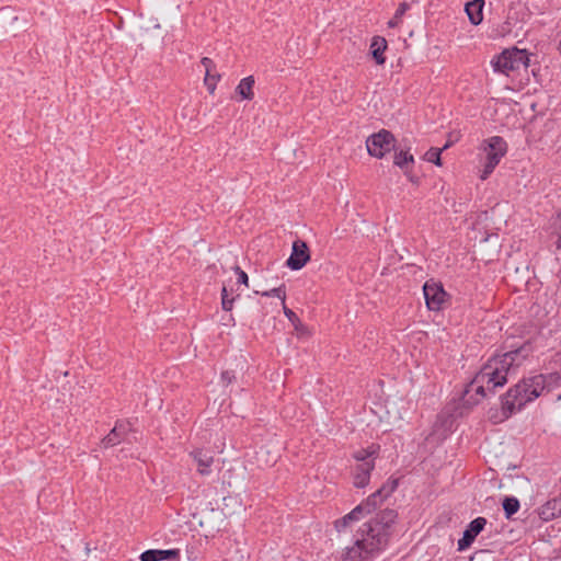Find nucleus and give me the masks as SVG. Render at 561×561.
<instances>
[{"instance_id": "obj_1", "label": "nucleus", "mask_w": 561, "mask_h": 561, "mask_svg": "<svg viewBox=\"0 0 561 561\" xmlns=\"http://www.w3.org/2000/svg\"><path fill=\"white\" fill-rule=\"evenodd\" d=\"M524 352L525 347H520L490 359L467 386L462 398L463 403L478 404L488 397L489 392L503 387L507 382L508 375L514 373L526 358L527 355Z\"/></svg>"}, {"instance_id": "obj_2", "label": "nucleus", "mask_w": 561, "mask_h": 561, "mask_svg": "<svg viewBox=\"0 0 561 561\" xmlns=\"http://www.w3.org/2000/svg\"><path fill=\"white\" fill-rule=\"evenodd\" d=\"M397 517V512L389 508L378 513L375 518L365 524L362 539H357L354 546L347 548L343 561H364L375 552L383 550Z\"/></svg>"}, {"instance_id": "obj_3", "label": "nucleus", "mask_w": 561, "mask_h": 561, "mask_svg": "<svg viewBox=\"0 0 561 561\" xmlns=\"http://www.w3.org/2000/svg\"><path fill=\"white\" fill-rule=\"evenodd\" d=\"M552 375H537L528 379H523L511 388L502 399L503 410L513 413L520 410L526 403L538 398L546 389L549 390Z\"/></svg>"}, {"instance_id": "obj_4", "label": "nucleus", "mask_w": 561, "mask_h": 561, "mask_svg": "<svg viewBox=\"0 0 561 561\" xmlns=\"http://www.w3.org/2000/svg\"><path fill=\"white\" fill-rule=\"evenodd\" d=\"M378 449V446L373 445L354 454V459L357 462L353 470V484L355 488L362 489L368 484L370 472L375 468L374 459Z\"/></svg>"}, {"instance_id": "obj_5", "label": "nucleus", "mask_w": 561, "mask_h": 561, "mask_svg": "<svg viewBox=\"0 0 561 561\" xmlns=\"http://www.w3.org/2000/svg\"><path fill=\"white\" fill-rule=\"evenodd\" d=\"M480 150L485 154V163L480 178L485 180L505 156L507 145L502 137L493 136L482 141Z\"/></svg>"}, {"instance_id": "obj_6", "label": "nucleus", "mask_w": 561, "mask_h": 561, "mask_svg": "<svg viewBox=\"0 0 561 561\" xmlns=\"http://www.w3.org/2000/svg\"><path fill=\"white\" fill-rule=\"evenodd\" d=\"M529 66V57L526 49H518L516 47L504 50L493 61L495 71L508 75L510 71L519 69L520 67L527 68Z\"/></svg>"}, {"instance_id": "obj_7", "label": "nucleus", "mask_w": 561, "mask_h": 561, "mask_svg": "<svg viewBox=\"0 0 561 561\" xmlns=\"http://www.w3.org/2000/svg\"><path fill=\"white\" fill-rule=\"evenodd\" d=\"M394 142L396 139L393 135L389 130L381 129L368 137L366 147L370 156L382 158L387 152H390L394 148Z\"/></svg>"}, {"instance_id": "obj_8", "label": "nucleus", "mask_w": 561, "mask_h": 561, "mask_svg": "<svg viewBox=\"0 0 561 561\" xmlns=\"http://www.w3.org/2000/svg\"><path fill=\"white\" fill-rule=\"evenodd\" d=\"M255 293L260 294L262 296H265V297H277V298H279L280 301H282L284 314L287 317V319L294 325L297 335L298 336H308L309 335L308 328L305 327L301 323V321L299 320V318L296 316V313L291 309L287 308V306L285 305V300H286L285 285H280L278 287L272 288L270 290H264V291L256 290Z\"/></svg>"}, {"instance_id": "obj_9", "label": "nucleus", "mask_w": 561, "mask_h": 561, "mask_svg": "<svg viewBox=\"0 0 561 561\" xmlns=\"http://www.w3.org/2000/svg\"><path fill=\"white\" fill-rule=\"evenodd\" d=\"M423 293L426 305L431 310H439L447 297L443 286L434 280L424 284Z\"/></svg>"}, {"instance_id": "obj_10", "label": "nucleus", "mask_w": 561, "mask_h": 561, "mask_svg": "<svg viewBox=\"0 0 561 561\" xmlns=\"http://www.w3.org/2000/svg\"><path fill=\"white\" fill-rule=\"evenodd\" d=\"M309 260L310 251L307 243L302 240H296L293 243L291 254L288 257L286 265L293 271H298L302 268Z\"/></svg>"}, {"instance_id": "obj_11", "label": "nucleus", "mask_w": 561, "mask_h": 561, "mask_svg": "<svg viewBox=\"0 0 561 561\" xmlns=\"http://www.w3.org/2000/svg\"><path fill=\"white\" fill-rule=\"evenodd\" d=\"M485 525L486 519L484 517H477L470 522L467 529L463 531L462 538L458 540V550L463 551L469 548Z\"/></svg>"}, {"instance_id": "obj_12", "label": "nucleus", "mask_w": 561, "mask_h": 561, "mask_svg": "<svg viewBox=\"0 0 561 561\" xmlns=\"http://www.w3.org/2000/svg\"><path fill=\"white\" fill-rule=\"evenodd\" d=\"M398 484V479H389L386 483L382 484L381 488L368 496V499L365 501L367 506H369L374 512L387 497H389L396 491Z\"/></svg>"}, {"instance_id": "obj_13", "label": "nucleus", "mask_w": 561, "mask_h": 561, "mask_svg": "<svg viewBox=\"0 0 561 561\" xmlns=\"http://www.w3.org/2000/svg\"><path fill=\"white\" fill-rule=\"evenodd\" d=\"M373 511L369 506H367L366 502L357 505L352 512L346 514L344 517L335 520L334 526L337 531H342L345 529L352 522H357L363 518L365 515L370 514Z\"/></svg>"}, {"instance_id": "obj_14", "label": "nucleus", "mask_w": 561, "mask_h": 561, "mask_svg": "<svg viewBox=\"0 0 561 561\" xmlns=\"http://www.w3.org/2000/svg\"><path fill=\"white\" fill-rule=\"evenodd\" d=\"M128 426L129 424H125L123 422L116 423L114 428H112V431L102 439V445L107 448L121 443L129 430Z\"/></svg>"}, {"instance_id": "obj_15", "label": "nucleus", "mask_w": 561, "mask_h": 561, "mask_svg": "<svg viewBox=\"0 0 561 561\" xmlns=\"http://www.w3.org/2000/svg\"><path fill=\"white\" fill-rule=\"evenodd\" d=\"M197 462L198 472L203 476L209 474V467L214 462V457L209 451L196 449L190 454Z\"/></svg>"}, {"instance_id": "obj_16", "label": "nucleus", "mask_w": 561, "mask_h": 561, "mask_svg": "<svg viewBox=\"0 0 561 561\" xmlns=\"http://www.w3.org/2000/svg\"><path fill=\"white\" fill-rule=\"evenodd\" d=\"M484 0H472L466 4L465 11L473 25H479L483 20L482 10Z\"/></svg>"}, {"instance_id": "obj_17", "label": "nucleus", "mask_w": 561, "mask_h": 561, "mask_svg": "<svg viewBox=\"0 0 561 561\" xmlns=\"http://www.w3.org/2000/svg\"><path fill=\"white\" fill-rule=\"evenodd\" d=\"M387 49V41L383 37L375 36L370 44L371 56L377 65L385 64L383 51Z\"/></svg>"}, {"instance_id": "obj_18", "label": "nucleus", "mask_w": 561, "mask_h": 561, "mask_svg": "<svg viewBox=\"0 0 561 561\" xmlns=\"http://www.w3.org/2000/svg\"><path fill=\"white\" fill-rule=\"evenodd\" d=\"M253 76H249L243 78L238 84L236 92L244 100H252L254 96L253 85H254Z\"/></svg>"}, {"instance_id": "obj_19", "label": "nucleus", "mask_w": 561, "mask_h": 561, "mask_svg": "<svg viewBox=\"0 0 561 561\" xmlns=\"http://www.w3.org/2000/svg\"><path fill=\"white\" fill-rule=\"evenodd\" d=\"M519 508V502L515 497H505L503 501V510L507 518L515 514Z\"/></svg>"}, {"instance_id": "obj_20", "label": "nucleus", "mask_w": 561, "mask_h": 561, "mask_svg": "<svg viewBox=\"0 0 561 561\" xmlns=\"http://www.w3.org/2000/svg\"><path fill=\"white\" fill-rule=\"evenodd\" d=\"M414 161L413 156L409 152L400 151L399 153H396L394 156V164L404 168L408 163H412Z\"/></svg>"}, {"instance_id": "obj_21", "label": "nucleus", "mask_w": 561, "mask_h": 561, "mask_svg": "<svg viewBox=\"0 0 561 561\" xmlns=\"http://www.w3.org/2000/svg\"><path fill=\"white\" fill-rule=\"evenodd\" d=\"M443 152V149H439V148H431L426 153H425V159L430 162H433L435 163L436 165H442V160H440V154Z\"/></svg>"}, {"instance_id": "obj_22", "label": "nucleus", "mask_w": 561, "mask_h": 561, "mask_svg": "<svg viewBox=\"0 0 561 561\" xmlns=\"http://www.w3.org/2000/svg\"><path fill=\"white\" fill-rule=\"evenodd\" d=\"M234 297L229 298L227 286L221 289V306L225 311H231L233 307Z\"/></svg>"}, {"instance_id": "obj_23", "label": "nucleus", "mask_w": 561, "mask_h": 561, "mask_svg": "<svg viewBox=\"0 0 561 561\" xmlns=\"http://www.w3.org/2000/svg\"><path fill=\"white\" fill-rule=\"evenodd\" d=\"M201 64L205 67V84H208L210 78H214L211 75V68L214 67V61L208 57H203Z\"/></svg>"}, {"instance_id": "obj_24", "label": "nucleus", "mask_w": 561, "mask_h": 561, "mask_svg": "<svg viewBox=\"0 0 561 561\" xmlns=\"http://www.w3.org/2000/svg\"><path fill=\"white\" fill-rule=\"evenodd\" d=\"M160 550L151 549L146 550L142 552L139 557L140 561H161L160 558Z\"/></svg>"}, {"instance_id": "obj_25", "label": "nucleus", "mask_w": 561, "mask_h": 561, "mask_svg": "<svg viewBox=\"0 0 561 561\" xmlns=\"http://www.w3.org/2000/svg\"><path fill=\"white\" fill-rule=\"evenodd\" d=\"M160 560H179L180 550L179 549H169V550H160Z\"/></svg>"}, {"instance_id": "obj_26", "label": "nucleus", "mask_w": 561, "mask_h": 561, "mask_svg": "<svg viewBox=\"0 0 561 561\" xmlns=\"http://www.w3.org/2000/svg\"><path fill=\"white\" fill-rule=\"evenodd\" d=\"M233 271L238 274V283L248 286V274L244 271H242L239 266H234Z\"/></svg>"}, {"instance_id": "obj_27", "label": "nucleus", "mask_w": 561, "mask_h": 561, "mask_svg": "<svg viewBox=\"0 0 561 561\" xmlns=\"http://www.w3.org/2000/svg\"><path fill=\"white\" fill-rule=\"evenodd\" d=\"M409 9V4L407 2H402L396 11V19H400Z\"/></svg>"}, {"instance_id": "obj_28", "label": "nucleus", "mask_w": 561, "mask_h": 561, "mask_svg": "<svg viewBox=\"0 0 561 561\" xmlns=\"http://www.w3.org/2000/svg\"><path fill=\"white\" fill-rule=\"evenodd\" d=\"M234 379V375L228 370L224 371L221 374V380L225 385H229Z\"/></svg>"}, {"instance_id": "obj_29", "label": "nucleus", "mask_w": 561, "mask_h": 561, "mask_svg": "<svg viewBox=\"0 0 561 561\" xmlns=\"http://www.w3.org/2000/svg\"><path fill=\"white\" fill-rule=\"evenodd\" d=\"M213 77L214 78L209 79L208 84H206L210 93H213L215 91L216 82L219 80L220 76L219 75H213Z\"/></svg>"}, {"instance_id": "obj_30", "label": "nucleus", "mask_w": 561, "mask_h": 561, "mask_svg": "<svg viewBox=\"0 0 561 561\" xmlns=\"http://www.w3.org/2000/svg\"><path fill=\"white\" fill-rule=\"evenodd\" d=\"M551 502L548 503V505H550ZM552 505H553V510H557L558 511V514L561 515V499L560 500H554L552 502Z\"/></svg>"}, {"instance_id": "obj_31", "label": "nucleus", "mask_w": 561, "mask_h": 561, "mask_svg": "<svg viewBox=\"0 0 561 561\" xmlns=\"http://www.w3.org/2000/svg\"><path fill=\"white\" fill-rule=\"evenodd\" d=\"M398 20L396 15L388 22L389 27H396L398 25Z\"/></svg>"}, {"instance_id": "obj_32", "label": "nucleus", "mask_w": 561, "mask_h": 561, "mask_svg": "<svg viewBox=\"0 0 561 561\" xmlns=\"http://www.w3.org/2000/svg\"><path fill=\"white\" fill-rule=\"evenodd\" d=\"M556 245L558 249H561V234L559 236L557 242H556Z\"/></svg>"}, {"instance_id": "obj_33", "label": "nucleus", "mask_w": 561, "mask_h": 561, "mask_svg": "<svg viewBox=\"0 0 561 561\" xmlns=\"http://www.w3.org/2000/svg\"><path fill=\"white\" fill-rule=\"evenodd\" d=\"M85 554L89 556V553L91 552V548L89 545H85Z\"/></svg>"}, {"instance_id": "obj_34", "label": "nucleus", "mask_w": 561, "mask_h": 561, "mask_svg": "<svg viewBox=\"0 0 561 561\" xmlns=\"http://www.w3.org/2000/svg\"><path fill=\"white\" fill-rule=\"evenodd\" d=\"M450 146H451V142H450V141L446 142V145L442 148V149H443V151H444L445 149L449 148Z\"/></svg>"}, {"instance_id": "obj_35", "label": "nucleus", "mask_w": 561, "mask_h": 561, "mask_svg": "<svg viewBox=\"0 0 561 561\" xmlns=\"http://www.w3.org/2000/svg\"><path fill=\"white\" fill-rule=\"evenodd\" d=\"M558 222H560V226H561V214H559V215H558V218H557L556 225H558Z\"/></svg>"}, {"instance_id": "obj_36", "label": "nucleus", "mask_w": 561, "mask_h": 561, "mask_svg": "<svg viewBox=\"0 0 561 561\" xmlns=\"http://www.w3.org/2000/svg\"><path fill=\"white\" fill-rule=\"evenodd\" d=\"M153 27H154V28H160V24H159V23H154V24H153Z\"/></svg>"}]
</instances>
